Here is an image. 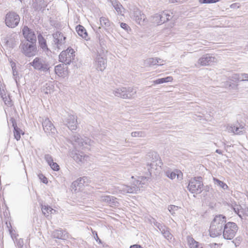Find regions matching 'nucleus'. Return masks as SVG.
Here are the masks:
<instances>
[{"label":"nucleus","instance_id":"obj_34","mask_svg":"<svg viewBox=\"0 0 248 248\" xmlns=\"http://www.w3.org/2000/svg\"><path fill=\"white\" fill-rule=\"evenodd\" d=\"M173 78L171 77H167L164 78H158L154 81L155 84H162L165 82H168L171 81Z\"/></svg>","mask_w":248,"mask_h":248},{"label":"nucleus","instance_id":"obj_57","mask_svg":"<svg viewBox=\"0 0 248 248\" xmlns=\"http://www.w3.org/2000/svg\"><path fill=\"white\" fill-rule=\"evenodd\" d=\"M168 230H170L169 228L164 225L162 228H161L160 229H159V231L162 234H163L166 232V231H167Z\"/></svg>","mask_w":248,"mask_h":248},{"label":"nucleus","instance_id":"obj_42","mask_svg":"<svg viewBox=\"0 0 248 248\" xmlns=\"http://www.w3.org/2000/svg\"><path fill=\"white\" fill-rule=\"evenodd\" d=\"M45 159L49 166L54 162L53 158L50 155H45Z\"/></svg>","mask_w":248,"mask_h":248},{"label":"nucleus","instance_id":"obj_2","mask_svg":"<svg viewBox=\"0 0 248 248\" xmlns=\"http://www.w3.org/2000/svg\"><path fill=\"white\" fill-rule=\"evenodd\" d=\"M202 178L201 176L191 178L187 186V189L192 193L198 194L203 190Z\"/></svg>","mask_w":248,"mask_h":248},{"label":"nucleus","instance_id":"obj_21","mask_svg":"<svg viewBox=\"0 0 248 248\" xmlns=\"http://www.w3.org/2000/svg\"><path fill=\"white\" fill-rule=\"evenodd\" d=\"M52 236L54 238L66 240L68 238V233L62 229L56 230L52 232Z\"/></svg>","mask_w":248,"mask_h":248},{"label":"nucleus","instance_id":"obj_36","mask_svg":"<svg viewBox=\"0 0 248 248\" xmlns=\"http://www.w3.org/2000/svg\"><path fill=\"white\" fill-rule=\"evenodd\" d=\"M214 182L215 184L219 186L220 187L222 188L224 190L227 189L228 188V186L223 182L220 181L217 178H213Z\"/></svg>","mask_w":248,"mask_h":248},{"label":"nucleus","instance_id":"obj_41","mask_svg":"<svg viewBox=\"0 0 248 248\" xmlns=\"http://www.w3.org/2000/svg\"><path fill=\"white\" fill-rule=\"evenodd\" d=\"M55 72L56 74L59 75L63 72V69L61 64H59L55 67Z\"/></svg>","mask_w":248,"mask_h":248},{"label":"nucleus","instance_id":"obj_15","mask_svg":"<svg viewBox=\"0 0 248 248\" xmlns=\"http://www.w3.org/2000/svg\"><path fill=\"white\" fill-rule=\"evenodd\" d=\"M216 61L217 59L215 57L209 54H206L198 60V63L202 66H205L210 65Z\"/></svg>","mask_w":248,"mask_h":248},{"label":"nucleus","instance_id":"obj_24","mask_svg":"<svg viewBox=\"0 0 248 248\" xmlns=\"http://www.w3.org/2000/svg\"><path fill=\"white\" fill-rule=\"evenodd\" d=\"M73 159L78 163L84 164L89 160V156L85 155L83 153H75L73 156Z\"/></svg>","mask_w":248,"mask_h":248},{"label":"nucleus","instance_id":"obj_44","mask_svg":"<svg viewBox=\"0 0 248 248\" xmlns=\"http://www.w3.org/2000/svg\"><path fill=\"white\" fill-rule=\"evenodd\" d=\"M241 208H242L240 205H235L233 207L234 212L236 213L241 218H242V214H240V212Z\"/></svg>","mask_w":248,"mask_h":248},{"label":"nucleus","instance_id":"obj_25","mask_svg":"<svg viewBox=\"0 0 248 248\" xmlns=\"http://www.w3.org/2000/svg\"><path fill=\"white\" fill-rule=\"evenodd\" d=\"M222 232V230L221 228L211 224L209 229V234L211 237L213 238L217 237L221 235Z\"/></svg>","mask_w":248,"mask_h":248},{"label":"nucleus","instance_id":"obj_62","mask_svg":"<svg viewBox=\"0 0 248 248\" xmlns=\"http://www.w3.org/2000/svg\"><path fill=\"white\" fill-rule=\"evenodd\" d=\"M0 95L2 98L6 96V94L4 89H2V90L0 91Z\"/></svg>","mask_w":248,"mask_h":248},{"label":"nucleus","instance_id":"obj_29","mask_svg":"<svg viewBox=\"0 0 248 248\" xmlns=\"http://www.w3.org/2000/svg\"><path fill=\"white\" fill-rule=\"evenodd\" d=\"M155 158L156 159L155 161H153L152 163H150V166L152 168H154V166H157L159 168L161 167V166L163 164L160 159H159V155L156 153H155Z\"/></svg>","mask_w":248,"mask_h":248},{"label":"nucleus","instance_id":"obj_37","mask_svg":"<svg viewBox=\"0 0 248 248\" xmlns=\"http://www.w3.org/2000/svg\"><path fill=\"white\" fill-rule=\"evenodd\" d=\"M159 14H156L152 17V21L153 22L156 23L158 25H161L162 24V22L161 21V18Z\"/></svg>","mask_w":248,"mask_h":248},{"label":"nucleus","instance_id":"obj_16","mask_svg":"<svg viewBox=\"0 0 248 248\" xmlns=\"http://www.w3.org/2000/svg\"><path fill=\"white\" fill-rule=\"evenodd\" d=\"M226 223V217L222 215H218L215 216L213 220L211 222V224L218 227L222 230L223 227L224 228V225Z\"/></svg>","mask_w":248,"mask_h":248},{"label":"nucleus","instance_id":"obj_64","mask_svg":"<svg viewBox=\"0 0 248 248\" xmlns=\"http://www.w3.org/2000/svg\"><path fill=\"white\" fill-rule=\"evenodd\" d=\"M130 248H143L139 245L136 244V245L131 246L130 247Z\"/></svg>","mask_w":248,"mask_h":248},{"label":"nucleus","instance_id":"obj_35","mask_svg":"<svg viewBox=\"0 0 248 248\" xmlns=\"http://www.w3.org/2000/svg\"><path fill=\"white\" fill-rule=\"evenodd\" d=\"M53 89V86L49 83H46L42 88V92L46 94L50 93Z\"/></svg>","mask_w":248,"mask_h":248},{"label":"nucleus","instance_id":"obj_55","mask_svg":"<svg viewBox=\"0 0 248 248\" xmlns=\"http://www.w3.org/2000/svg\"><path fill=\"white\" fill-rule=\"evenodd\" d=\"M9 122L12 124V126L14 127H17L16 120L13 117H11L9 119Z\"/></svg>","mask_w":248,"mask_h":248},{"label":"nucleus","instance_id":"obj_63","mask_svg":"<svg viewBox=\"0 0 248 248\" xmlns=\"http://www.w3.org/2000/svg\"><path fill=\"white\" fill-rule=\"evenodd\" d=\"M157 61L158 62H157V65H162L163 64L164 61L160 58H157Z\"/></svg>","mask_w":248,"mask_h":248},{"label":"nucleus","instance_id":"obj_8","mask_svg":"<svg viewBox=\"0 0 248 248\" xmlns=\"http://www.w3.org/2000/svg\"><path fill=\"white\" fill-rule=\"evenodd\" d=\"M20 21V17L16 13L10 12L5 16V22L6 25L10 28H15L17 26Z\"/></svg>","mask_w":248,"mask_h":248},{"label":"nucleus","instance_id":"obj_39","mask_svg":"<svg viewBox=\"0 0 248 248\" xmlns=\"http://www.w3.org/2000/svg\"><path fill=\"white\" fill-rule=\"evenodd\" d=\"M241 74H234L231 77V79L233 81L237 82L241 81Z\"/></svg>","mask_w":248,"mask_h":248},{"label":"nucleus","instance_id":"obj_9","mask_svg":"<svg viewBox=\"0 0 248 248\" xmlns=\"http://www.w3.org/2000/svg\"><path fill=\"white\" fill-rule=\"evenodd\" d=\"M53 38V45L55 48L60 49L65 43L66 37L60 31H56L52 34Z\"/></svg>","mask_w":248,"mask_h":248},{"label":"nucleus","instance_id":"obj_26","mask_svg":"<svg viewBox=\"0 0 248 248\" xmlns=\"http://www.w3.org/2000/svg\"><path fill=\"white\" fill-rule=\"evenodd\" d=\"M117 199L111 196H102L101 197V201L109 203L110 206H118L119 202Z\"/></svg>","mask_w":248,"mask_h":248},{"label":"nucleus","instance_id":"obj_17","mask_svg":"<svg viewBox=\"0 0 248 248\" xmlns=\"http://www.w3.org/2000/svg\"><path fill=\"white\" fill-rule=\"evenodd\" d=\"M17 37L18 35L16 33H13L7 35V37L4 38L6 46L10 48H14L16 46V43L18 40Z\"/></svg>","mask_w":248,"mask_h":248},{"label":"nucleus","instance_id":"obj_28","mask_svg":"<svg viewBox=\"0 0 248 248\" xmlns=\"http://www.w3.org/2000/svg\"><path fill=\"white\" fill-rule=\"evenodd\" d=\"M42 211L43 214L46 217H48L50 214H53V212H55V210L48 205H42Z\"/></svg>","mask_w":248,"mask_h":248},{"label":"nucleus","instance_id":"obj_10","mask_svg":"<svg viewBox=\"0 0 248 248\" xmlns=\"http://www.w3.org/2000/svg\"><path fill=\"white\" fill-rule=\"evenodd\" d=\"M42 126L44 130L47 134L53 135L55 134L56 132V129L47 118H46L45 119L43 120Z\"/></svg>","mask_w":248,"mask_h":248},{"label":"nucleus","instance_id":"obj_46","mask_svg":"<svg viewBox=\"0 0 248 248\" xmlns=\"http://www.w3.org/2000/svg\"><path fill=\"white\" fill-rule=\"evenodd\" d=\"M160 14V16L161 18V21L162 22V24L168 21L166 17L167 16V14H165V13H164V11L162 12Z\"/></svg>","mask_w":248,"mask_h":248},{"label":"nucleus","instance_id":"obj_45","mask_svg":"<svg viewBox=\"0 0 248 248\" xmlns=\"http://www.w3.org/2000/svg\"><path fill=\"white\" fill-rule=\"evenodd\" d=\"M166 175L168 177L171 179H173L175 178L176 174L175 172L170 171H167L166 172Z\"/></svg>","mask_w":248,"mask_h":248},{"label":"nucleus","instance_id":"obj_52","mask_svg":"<svg viewBox=\"0 0 248 248\" xmlns=\"http://www.w3.org/2000/svg\"><path fill=\"white\" fill-rule=\"evenodd\" d=\"M92 232L94 236V238L96 240V241L98 242L99 244H102V241L99 239V237L98 236L97 232L96 231H93Z\"/></svg>","mask_w":248,"mask_h":248},{"label":"nucleus","instance_id":"obj_18","mask_svg":"<svg viewBox=\"0 0 248 248\" xmlns=\"http://www.w3.org/2000/svg\"><path fill=\"white\" fill-rule=\"evenodd\" d=\"M133 18L137 23L140 24L145 19V16L141 13V11L137 8H134L133 10Z\"/></svg>","mask_w":248,"mask_h":248},{"label":"nucleus","instance_id":"obj_40","mask_svg":"<svg viewBox=\"0 0 248 248\" xmlns=\"http://www.w3.org/2000/svg\"><path fill=\"white\" fill-rule=\"evenodd\" d=\"M4 103L8 106H11L12 105V100L11 99L9 95H6L2 98Z\"/></svg>","mask_w":248,"mask_h":248},{"label":"nucleus","instance_id":"obj_43","mask_svg":"<svg viewBox=\"0 0 248 248\" xmlns=\"http://www.w3.org/2000/svg\"><path fill=\"white\" fill-rule=\"evenodd\" d=\"M178 209V207L173 205H169L168 207V210L171 214V215H174L175 214V211Z\"/></svg>","mask_w":248,"mask_h":248},{"label":"nucleus","instance_id":"obj_53","mask_svg":"<svg viewBox=\"0 0 248 248\" xmlns=\"http://www.w3.org/2000/svg\"><path fill=\"white\" fill-rule=\"evenodd\" d=\"M153 223L154 224L156 228L158 229L159 230V229H160L161 228L164 226V225L158 222L155 219L153 221Z\"/></svg>","mask_w":248,"mask_h":248},{"label":"nucleus","instance_id":"obj_4","mask_svg":"<svg viewBox=\"0 0 248 248\" xmlns=\"http://www.w3.org/2000/svg\"><path fill=\"white\" fill-rule=\"evenodd\" d=\"M29 64L34 69L45 73L49 71L50 68L49 62L41 57H36Z\"/></svg>","mask_w":248,"mask_h":248},{"label":"nucleus","instance_id":"obj_11","mask_svg":"<svg viewBox=\"0 0 248 248\" xmlns=\"http://www.w3.org/2000/svg\"><path fill=\"white\" fill-rule=\"evenodd\" d=\"M65 125L71 130H75L77 127V117L73 115H68L63 121Z\"/></svg>","mask_w":248,"mask_h":248},{"label":"nucleus","instance_id":"obj_20","mask_svg":"<svg viewBox=\"0 0 248 248\" xmlns=\"http://www.w3.org/2000/svg\"><path fill=\"white\" fill-rule=\"evenodd\" d=\"M228 130L235 134L240 135L244 133L245 128L243 124L237 123L235 124L230 126L228 128Z\"/></svg>","mask_w":248,"mask_h":248},{"label":"nucleus","instance_id":"obj_32","mask_svg":"<svg viewBox=\"0 0 248 248\" xmlns=\"http://www.w3.org/2000/svg\"><path fill=\"white\" fill-rule=\"evenodd\" d=\"M110 2H111L112 5L117 12L118 14H121L122 12V8H123L120 2L116 1V0H110Z\"/></svg>","mask_w":248,"mask_h":248},{"label":"nucleus","instance_id":"obj_60","mask_svg":"<svg viewBox=\"0 0 248 248\" xmlns=\"http://www.w3.org/2000/svg\"><path fill=\"white\" fill-rule=\"evenodd\" d=\"M99 44L102 49H105L104 46H105L104 40L102 38H100V36H99Z\"/></svg>","mask_w":248,"mask_h":248},{"label":"nucleus","instance_id":"obj_3","mask_svg":"<svg viewBox=\"0 0 248 248\" xmlns=\"http://www.w3.org/2000/svg\"><path fill=\"white\" fill-rule=\"evenodd\" d=\"M21 52L26 57H31L37 53V47L35 44L29 42L28 41H22L19 46Z\"/></svg>","mask_w":248,"mask_h":248},{"label":"nucleus","instance_id":"obj_5","mask_svg":"<svg viewBox=\"0 0 248 248\" xmlns=\"http://www.w3.org/2000/svg\"><path fill=\"white\" fill-rule=\"evenodd\" d=\"M238 230L236 224L232 222H228L224 225L223 236L224 239L231 240L235 236Z\"/></svg>","mask_w":248,"mask_h":248},{"label":"nucleus","instance_id":"obj_61","mask_svg":"<svg viewBox=\"0 0 248 248\" xmlns=\"http://www.w3.org/2000/svg\"><path fill=\"white\" fill-rule=\"evenodd\" d=\"M209 246L211 248H219V245L217 243L210 244Z\"/></svg>","mask_w":248,"mask_h":248},{"label":"nucleus","instance_id":"obj_12","mask_svg":"<svg viewBox=\"0 0 248 248\" xmlns=\"http://www.w3.org/2000/svg\"><path fill=\"white\" fill-rule=\"evenodd\" d=\"M72 140L75 142V144H77L79 147H84L85 145H92L93 142L89 138L85 137L84 139H83L78 134L73 135Z\"/></svg>","mask_w":248,"mask_h":248},{"label":"nucleus","instance_id":"obj_50","mask_svg":"<svg viewBox=\"0 0 248 248\" xmlns=\"http://www.w3.org/2000/svg\"><path fill=\"white\" fill-rule=\"evenodd\" d=\"M164 13L165 14H167L166 18L168 21L170 20L173 16L172 13L170 11H165Z\"/></svg>","mask_w":248,"mask_h":248},{"label":"nucleus","instance_id":"obj_1","mask_svg":"<svg viewBox=\"0 0 248 248\" xmlns=\"http://www.w3.org/2000/svg\"><path fill=\"white\" fill-rule=\"evenodd\" d=\"M157 166H154V168H152L150 166V168H148L149 173L146 176H140L139 179L134 183L132 186L121 185L118 186V189L124 193H137L140 191V185L145 184V181H147L151 176L152 170L157 169ZM142 187V186H141Z\"/></svg>","mask_w":248,"mask_h":248},{"label":"nucleus","instance_id":"obj_19","mask_svg":"<svg viewBox=\"0 0 248 248\" xmlns=\"http://www.w3.org/2000/svg\"><path fill=\"white\" fill-rule=\"evenodd\" d=\"M38 40L40 46L43 49V51L45 52L47 56H50L51 51L47 47L46 39L41 34L38 35Z\"/></svg>","mask_w":248,"mask_h":248},{"label":"nucleus","instance_id":"obj_47","mask_svg":"<svg viewBox=\"0 0 248 248\" xmlns=\"http://www.w3.org/2000/svg\"><path fill=\"white\" fill-rule=\"evenodd\" d=\"M163 235L166 239L168 240L171 239L172 237V235L170 232L169 230L166 231V232L164 233V234H163Z\"/></svg>","mask_w":248,"mask_h":248},{"label":"nucleus","instance_id":"obj_31","mask_svg":"<svg viewBox=\"0 0 248 248\" xmlns=\"http://www.w3.org/2000/svg\"><path fill=\"white\" fill-rule=\"evenodd\" d=\"M157 62H158L157 58H149L145 60L144 64L146 66H152L156 65Z\"/></svg>","mask_w":248,"mask_h":248},{"label":"nucleus","instance_id":"obj_58","mask_svg":"<svg viewBox=\"0 0 248 248\" xmlns=\"http://www.w3.org/2000/svg\"><path fill=\"white\" fill-rule=\"evenodd\" d=\"M120 26L122 28L124 29L126 31H128L129 29V27L124 23H121Z\"/></svg>","mask_w":248,"mask_h":248},{"label":"nucleus","instance_id":"obj_27","mask_svg":"<svg viewBox=\"0 0 248 248\" xmlns=\"http://www.w3.org/2000/svg\"><path fill=\"white\" fill-rule=\"evenodd\" d=\"M76 29L77 32L80 36L82 37L85 40H88L89 39L88 33L85 28L83 26L78 25L76 27Z\"/></svg>","mask_w":248,"mask_h":248},{"label":"nucleus","instance_id":"obj_13","mask_svg":"<svg viewBox=\"0 0 248 248\" xmlns=\"http://www.w3.org/2000/svg\"><path fill=\"white\" fill-rule=\"evenodd\" d=\"M95 65L97 70L103 71L107 66V60L102 54H97L95 60Z\"/></svg>","mask_w":248,"mask_h":248},{"label":"nucleus","instance_id":"obj_6","mask_svg":"<svg viewBox=\"0 0 248 248\" xmlns=\"http://www.w3.org/2000/svg\"><path fill=\"white\" fill-rule=\"evenodd\" d=\"M113 93L117 97L123 98H130L133 97L135 95L136 90L135 89L131 87L128 88L122 87L113 90Z\"/></svg>","mask_w":248,"mask_h":248},{"label":"nucleus","instance_id":"obj_33","mask_svg":"<svg viewBox=\"0 0 248 248\" xmlns=\"http://www.w3.org/2000/svg\"><path fill=\"white\" fill-rule=\"evenodd\" d=\"M14 134L15 138L17 140H19L21 138L20 135L22 134L23 135L24 133L18 127H15L14 128Z\"/></svg>","mask_w":248,"mask_h":248},{"label":"nucleus","instance_id":"obj_54","mask_svg":"<svg viewBox=\"0 0 248 248\" xmlns=\"http://www.w3.org/2000/svg\"><path fill=\"white\" fill-rule=\"evenodd\" d=\"M241 81H248V74L241 73Z\"/></svg>","mask_w":248,"mask_h":248},{"label":"nucleus","instance_id":"obj_49","mask_svg":"<svg viewBox=\"0 0 248 248\" xmlns=\"http://www.w3.org/2000/svg\"><path fill=\"white\" fill-rule=\"evenodd\" d=\"M50 167H51V168L53 170H55V171H58L60 169V167H59V166L58 165V164L57 163H56V162H53V163H52L50 165Z\"/></svg>","mask_w":248,"mask_h":248},{"label":"nucleus","instance_id":"obj_7","mask_svg":"<svg viewBox=\"0 0 248 248\" xmlns=\"http://www.w3.org/2000/svg\"><path fill=\"white\" fill-rule=\"evenodd\" d=\"M74 49L71 48H68L62 51L59 55V61L65 64H69L74 59Z\"/></svg>","mask_w":248,"mask_h":248},{"label":"nucleus","instance_id":"obj_22","mask_svg":"<svg viewBox=\"0 0 248 248\" xmlns=\"http://www.w3.org/2000/svg\"><path fill=\"white\" fill-rule=\"evenodd\" d=\"M47 3L44 0H33L32 6L37 11H43L47 6Z\"/></svg>","mask_w":248,"mask_h":248},{"label":"nucleus","instance_id":"obj_51","mask_svg":"<svg viewBox=\"0 0 248 248\" xmlns=\"http://www.w3.org/2000/svg\"><path fill=\"white\" fill-rule=\"evenodd\" d=\"M13 71V75L15 80L16 81V84H17V78H18V72L16 70V69L12 70Z\"/></svg>","mask_w":248,"mask_h":248},{"label":"nucleus","instance_id":"obj_56","mask_svg":"<svg viewBox=\"0 0 248 248\" xmlns=\"http://www.w3.org/2000/svg\"><path fill=\"white\" fill-rule=\"evenodd\" d=\"M39 176L40 179L42 180V181L43 183H44V184L47 183V182H48L47 179L45 176H44L43 174H40V175H39Z\"/></svg>","mask_w":248,"mask_h":248},{"label":"nucleus","instance_id":"obj_48","mask_svg":"<svg viewBox=\"0 0 248 248\" xmlns=\"http://www.w3.org/2000/svg\"><path fill=\"white\" fill-rule=\"evenodd\" d=\"M221 0H200V1L202 3H213L218 1H220Z\"/></svg>","mask_w":248,"mask_h":248},{"label":"nucleus","instance_id":"obj_38","mask_svg":"<svg viewBox=\"0 0 248 248\" xmlns=\"http://www.w3.org/2000/svg\"><path fill=\"white\" fill-rule=\"evenodd\" d=\"M145 135L143 131H135L131 133V136L133 137H143Z\"/></svg>","mask_w":248,"mask_h":248},{"label":"nucleus","instance_id":"obj_14","mask_svg":"<svg viewBox=\"0 0 248 248\" xmlns=\"http://www.w3.org/2000/svg\"><path fill=\"white\" fill-rule=\"evenodd\" d=\"M23 34L26 39L25 41H28L33 44H35L36 37L34 32L30 30L27 26H24L22 30Z\"/></svg>","mask_w":248,"mask_h":248},{"label":"nucleus","instance_id":"obj_23","mask_svg":"<svg viewBox=\"0 0 248 248\" xmlns=\"http://www.w3.org/2000/svg\"><path fill=\"white\" fill-rule=\"evenodd\" d=\"M100 22L101 26L108 32H110L113 30V24L111 23L108 18L105 17H101L100 18Z\"/></svg>","mask_w":248,"mask_h":248},{"label":"nucleus","instance_id":"obj_59","mask_svg":"<svg viewBox=\"0 0 248 248\" xmlns=\"http://www.w3.org/2000/svg\"><path fill=\"white\" fill-rule=\"evenodd\" d=\"M16 244H17V246L19 248H21L23 246V244H24L23 240L22 239H19L17 241Z\"/></svg>","mask_w":248,"mask_h":248},{"label":"nucleus","instance_id":"obj_30","mask_svg":"<svg viewBox=\"0 0 248 248\" xmlns=\"http://www.w3.org/2000/svg\"><path fill=\"white\" fill-rule=\"evenodd\" d=\"M187 241L190 248H199L200 244L195 241L192 237H187Z\"/></svg>","mask_w":248,"mask_h":248}]
</instances>
